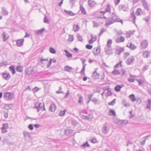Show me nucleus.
I'll return each instance as SVG.
<instances>
[{
  "instance_id": "obj_53",
  "label": "nucleus",
  "mask_w": 151,
  "mask_h": 151,
  "mask_svg": "<svg viewBox=\"0 0 151 151\" xmlns=\"http://www.w3.org/2000/svg\"><path fill=\"white\" fill-rule=\"evenodd\" d=\"M131 17L132 19V20L133 21L134 23L135 22V20L136 19V17L134 15V14L133 12L131 14Z\"/></svg>"
},
{
  "instance_id": "obj_37",
  "label": "nucleus",
  "mask_w": 151,
  "mask_h": 151,
  "mask_svg": "<svg viewBox=\"0 0 151 151\" xmlns=\"http://www.w3.org/2000/svg\"><path fill=\"white\" fill-rule=\"evenodd\" d=\"M45 31V29L44 28H42L40 30H39L35 33L37 35H39L41 34Z\"/></svg>"
},
{
  "instance_id": "obj_35",
  "label": "nucleus",
  "mask_w": 151,
  "mask_h": 151,
  "mask_svg": "<svg viewBox=\"0 0 151 151\" xmlns=\"http://www.w3.org/2000/svg\"><path fill=\"white\" fill-rule=\"evenodd\" d=\"M81 147H82L83 148H85L86 147H89L90 145L88 144V141H87L85 142V143H84L82 145H81Z\"/></svg>"
},
{
  "instance_id": "obj_46",
  "label": "nucleus",
  "mask_w": 151,
  "mask_h": 151,
  "mask_svg": "<svg viewBox=\"0 0 151 151\" xmlns=\"http://www.w3.org/2000/svg\"><path fill=\"white\" fill-rule=\"evenodd\" d=\"M109 112L111 114H109L110 115H111L114 116H116V113L114 110L111 109H110L109 110Z\"/></svg>"
},
{
  "instance_id": "obj_11",
  "label": "nucleus",
  "mask_w": 151,
  "mask_h": 151,
  "mask_svg": "<svg viewBox=\"0 0 151 151\" xmlns=\"http://www.w3.org/2000/svg\"><path fill=\"white\" fill-rule=\"evenodd\" d=\"M141 1L145 9L147 11H149V9L147 2L145 0H143Z\"/></svg>"
},
{
  "instance_id": "obj_3",
  "label": "nucleus",
  "mask_w": 151,
  "mask_h": 151,
  "mask_svg": "<svg viewBox=\"0 0 151 151\" xmlns=\"http://www.w3.org/2000/svg\"><path fill=\"white\" fill-rule=\"evenodd\" d=\"M44 103H40L37 102L36 103L34 107L35 108H36L37 110V111L39 112L41 110L42 108L44 106Z\"/></svg>"
},
{
  "instance_id": "obj_24",
  "label": "nucleus",
  "mask_w": 151,
  "mask_h": 151,
  "mask_svg": "<svg viewBox=\"0 0 151 151\" xmlns=\"http://www.w3.org/2000/svg\"><path fill=\"white\" fill-rule=\"evenodd\" d=\"M1 13L4 15H7L8 14V11L4 7L2 8Z\"/></svg>"
},
{
  "instance_id": "obj_14",
  "label": "nucleus",
  "mask_w": 151,
  "mask_h": 151,
  "mask_svg": "<svg viewBox=\"0 0 151 151\" xmlns=\"http://www.w3.org/2000/svg\"><path fill=\"white\" fill-rule=\"evenodd\" d=\"M109 129L105 125H104L102 129V132L104 134H106L108 133Z\"/></svg>"
},
{
  "instance_id": "obj_23",
  "label": "nucleus",
  "mask_w": 151,
  "mask_h": 151,
  "mask_svg": "<svg viewBox=\"0 0 151 151\" xmlns=\"http://www.w3.org/2000/svg\"><path fill=\"white\" fill-rule=\"evenodd\" d=\"M124 86V85L122 84L121 85H117L114 88V90L116 92H119L120 91L121 89Z\"/></svg>"
},
{
  "instance_id": "obj_5",
  "label": "nucleus",
  "mask_w": 151,
  "mask_h": 151,
  "mask_svg": "<svg viewBox=\"0 0 151 151\" xmlns=\"http://www.w3.org/2000/svg\"><path fill=\"white\" fill-rule=\"evenodd\" d=\"M9 127V124L8 123L3 124H2V127L1 128L2 133L3 134L7 132V129Z\"/></svg>"
},
{
  "instance_id": "obj_56",
  "label": "nucleus",
  "mask_w": 151,
  "mask_h": 151,
  "mask_svg": "<svg viewBox=\"0 0 151 151\" xmlns=\"http://www.w3.org/2000/svg\"><path fill=\"white\" fill-rule=\"evenodd\" d=\"M85 65L83 66V68L80 71L82 75H85L84 71L85 70Z\"/></svg>"
},
{
  "instance_id": "obj_45",
  "label": "nucleus",
  "mask_w": 151,
  "mask_h": 151,
  "mask_svg": "<svg viewBox=\"0 0 151 151\" xmlns=\"http://www.w3.org/2000/svg\"><path fill=\"white\" fill-rule=\"evenodd\" d=\"M64 12L66 13L67 14H69L71 16H73L75 15V14L73 12L71 11H66L65 10H64Z\"/></svg>"
},
{
  "instance_id": "obj_60",
  "label": "nucleus",
  "mask_w": 151,
  "mask_h": 151,
  "mask_svg": "<svg viewBox=\"0 0 151 151\" xmlns=\"http://www.w3.org/2000/svg\"><path fill=\"white\" fill-rule=\"evenodd\" d=\"M44 22L47 23H49V21L48 19L45 16L44 19Z\"/></svg>"
},
{
  "instance_id": "obj_42",
  "label": "nucleus",
  "mask_w": 151,
  "mask_h": 151,
  "mask_svg": "<svg viewBox=\"0 0 151 151\" xmlns=\"http://www.w3.org/2000/svg\"><path fill=\"white\" fill-rule=\"evenodd\" d=\"M13 106L12 104H7L5 105L4 108L6 109L9 110Z\"/></svg>"
},
{
  "instance_id": "obj_58",
  "label": "nucleus",
  "mask_w": 151,
  "mask_h": 151,
  "mask_svg": "<svg viewBox=\"0 0 151 151\" xmlns=\"http://www.w3.org/2000/svg\"><path fill=\"white\" fill-rule=\"evenodd\" d=\"M78 123V122L75 120H73L72 121L71 124L73 126H76Z\"/></svg>"
},
{
  "instance_id": "obj_22",
  "label": "nucleus",
  "mask_w": 151,
  "mask_h": 151,
  "mask_svg": "<svg viewBox=\"0 0 151 151\" xmlns=\"http://www.w3.org/2000/svg\"><path fill=\"white\" fill-rule=\"evenodd\" d=\"M2 35L4 41H6L9 38V35L5 32H3Z\"/></svg>"
},
{
  "instance_id": "obj_50",
  "label": "nucleus",
  "mask_w": 151,
  "mask_h": 151,
  "mask_svg": "<svg viewBox=\"0 0 151 151\" xmlns=\"http://www.w3.org/2000/svg\"><path fill=\"white\" fill-rule=\"evenodd\" d=\"M136 81L138 82L139 85H141L144 83V81L142 79H137Z\"/></svg>"
},
{
  "instance_id": "obj_44",
  "label": "nucleus",
  "mask_w": 151,
  "mask_h": 151,
  "mask_svg": "<svg viewBox=\"0 0 151 151\" xmlns=\"http://www.w3.org/2000/svg\"><path fill=\"white\" fill-rule=\"evenodd\" d=\"M83 96L81 95H80L79 96V100L78 103L79 104H81L83 103Z\"/></svg>"
},
{
  "instance_id": "obj_10",
  "label": "nucleus",
  "mask_w": 151,
  "mask_h": 151,
  "mask_svg": "<svg viewBox=\"0 0 151 151\" xmlns=\"http://www.w3.org/2000/svg\"><path fill=\"white\" fill-rule=\"evenodd\" d=\"M56 109V106L55 104L52 103L49 107V110L52 112H54L55 111Z\"/></svg>"
},
{
  "instance_id": "obj_9",
  "label": "nucleus",
  "mask_w": 151,
  "mask_h": 151,
  "mask_svg": "<svg viewBox=\"0 0 151 151\" xmlns=\"http://www.w3.org/2000/svg\"><path fill=\"white\" fill-rule=\"evenodd\" d=\"M120 10H122L124 11H127L128 10L129 8L127 5H120L119 7Z\"/></svg>"
},
{
  "instance_id": "obj_15",
  "label": "nucleus",
  "mask_w": 151,
  "mask_h": 151,
  "mask_svg": "<svg viewBox=\"0 0 151 151\" xmlns=\"http://www.w3.org/2000/svg\"><path fill=\"white\" fill-rule=\"evenodd\" d=\"M24 41L23 39H19L16 41L17 45L18 47H21L23 45Z\"/></svg>"
},
{
  "instance_id": "obj_27",
  "label": "nucleus",
  "mask_w": 151,
  "mask_h": 151,
  "mask_svg": "<svg viewBox=\"0 0 151 151\" xmlns=\"http://www.w3.org/2000/svg\"><path fill=\"white\" fill-rule=\"evenodd\" d=\"M129 98L130 100L132 102H134L136 100L135 95L134 94H131L130 95Z\"/></svg>"
},
{
  "instance_id": "obj_47",
  "label": "nucleus",
  "mask_w": 151,
  "mask_h": 151,
  "mask_svg": "<svg viewBox=\"0 0 151 151\" xmlns=\"http://www.w3.org/2000/svg\"><path fill=\"white\" fill-rule=\"evenodd\" d=\"M50 52L52 53L55 54L56 53L55 50L52 47H50L49 48Z\"/></svg>"
},
{
  "instance_id": "obj_36",
  "label": "nucleus",
  "mask_w": 151,
  "mask_h": 151,
  "mask_svg": "<svg viewBox=\"0 0 151 151\" xmlns=\"http://www.w3.org/2000/svg\"><path fill=\"white\" fill-rule=\"evenodd\" d=\"M79 29L78 25H74L73 26V30L75 32L78 31Z\"/></svg>"
},
{
  "instance_id": "obj_48",
  "label": "nucleus",
  "mask_w": 151,
  "mask_h": 151,
  "mask_svg": "<svg viewBox=\"0 0 151 151\" xmlns=\"http://www.w3.org/2000/svg\"><path fill=\"white\" fill-rule=\"evenodd\" d=\"M116 99H114L112 101H111L110 102L108 103V104L109 105L113 106V105H114V104L116 103Z\"/></svg>"
},
{
  "instance_id": "obj_30",
  "label": "nucleus",
  "mask_w": 151,
  "mask_h": 151,
  "mask_svg": "<svg viewBox=\"0 0 151 151\" xmlns=\"http://www.w3.org/2000/svg\"><path fill=\"white\" fill-rule=\"evenodd\" d=\"M16 69L17 71L19 72H22L23 70L22 67L20 65L17 66Z\"/></svg>"
},
{
  "instance_id": "obj_57",
  "label": "nucleus",
  "mask_w": 151,
  "mask_h": 151,
  "mask_svg": "<svg viewBox=\"0 0 151 151\" xmlns=\"http://www.w3.org/2000/svg\"><path fill=\"white\" fill-rule=\"evenodd\" d=\"M124 33L121 30H119L116 31V34L117 35H121L123 34Z\"/></svg>"
},
{
  "instance_id": "obj_33",
  "label": "nucleus",
  "mask_w": 151,
  "mask_h": 151,
  "mask_svg": "<svg viewBox=\"0 0 151 151\" xmlns=\"http://www.w3.org/2000/svg\"><path fill=\"white\" fill-rule=\"evenodd\" d=\"M111 73L114 76H117L120 74V72L116 70H114Z\"/></svg>"
},
{
  "instance_id": "obj_12",
  "label": "nucleus",
  "mask_w": 151,
  "mask_h": 151,
  "mask_svg": "<svg viewBox=\"0 0 151 151\" xmlns=\"http://www.w3.org/2000/svg\"><path fill=\"white\" fill-rule=\"evenodd\" d=\"M125 40L124 37L123 36L119 37L116 39V41L117 43H120L123 42Z\"/></svg>"
},
{
  "instance_id": "obj_38",
  "label": "nucleus",
  "mask_w": 151,
  "mask_h": 151,
  "mask_svg": "<svg viewBox=\"0 0 151 151\" xmlns=\"http://www.w3.org/2000/svg\"><path fill=\"white\" fill-rule=\"evenodd\" d=\"M147 104L146 108L148 109H150L151 107V100L150 99H148Z\"/></svg>"
},
{
  "instance_id": "obj_8",
  "label": "nucleus",
  "mask_w": 151,
  "mask_h": 151,
  "mask_svg": "<svg viewBox=\"0 0 151 151\" xmlns=\"http://www.w3.org/2000/svg\"><path fill=\"white\" fill-rule=\"evenodd\" d=\"M112 16H113V18L114 19V22L115 21H116L118 22H121L122 24H123L122 21L120 19V18L117 17L116 14L114 13H112Z\"/></svg>"
},
{
  "instance_id": "obj_4",
  "label": "nucleus",
  "mask_w": 151,
  "mask_h": 151,
  "mask_svg": "<svg viewBox=\"0 0 151 151\" xmlns=\"http://www.w3.org/2000/svg\"><path fill=\"white\" fill-rule=\"evenodd\" d=\"M114 22V19L113 18V16L111 17L108 18L106 21L105 26L107 27L109 26L112 24Z\"/></svg>"
},
{
  "instance_id": "obj_6",
  "label": "nucleus",
  "mask_w": 151,
  "mask_h": 151,
  "mask_svg": "<svg viewBox=\"0 0 151 151\" xmlns=\"http://www.w3.org/2000/svg\"><path fill=\"white\" fill-rule=\"evenodd\" d=\"M2 75L3 78L6 80H9L10 77V75L9 73L7 72H4L2 73Z\"/></svg>"
},
{
  "instance_id": "obj_49",
  "label": "nucleus",
  "mask_w": 151,
  "mask_h": 151,
  "mask_svg": "<svg viewBox=\"0 0 151 151\" xmlns=\"http://www.w3.org/2000/svg\"><path fill=\"white\" fill-rule=\"evenodd\" d=\"M74 37L73 35H69V38L68 39V41L71 42L73 41Z\"/></svg>"
},
{
  "instance_id": "obj_34",
  "label": "nucleus",
  "mask_w": 151,
  "mask_h": 151,
  "mask_svg": "<svg viewBox=\"0 0 151 151\" xmlns=\"http://www.w3.org/2000/svg\"><path fill=\"white\" fill-rule=\"evenodd\" d=\"M123 104L125 107H129L130 106V104L129 103H127V101L125 99H123L122 101Z\"/></svg>"
},
{
  "instance_id": "obj_54",
  "label": "nucleus",
  "mask_w": 151,
  "mask_h": 151,
  "mask_svg": "<svg viewBox=\"0 0 151 151\" xmlns=\"http://www.w3.org/2000/svg\"><path fill=\"white\" fill-rule=\"evenodd\" d=\"M80 10L81 12V13L84 14H86V11L84 9V8L81 7V6H80Z\"/></svg>"
},
{
  "instance_id": "obj_29",
  "label": "nucleus",
  "mask_w": 151,
  "mask_h": 151,
  "mask_svg": "<svg viewBox=\"0 0 151 151\" xmlns=\"http://www.w3.org/2000/svg\"><path fill=\"white\" fill-rule=\"evenodd\" d=\"M64 52L65 53V56L68 58H71L72 57V55L67 50H65Z\"/></svg>"
},
{
  "instance_id": "obj_41",
  "label": "nucleus",
  "mask_w": 151,
  "mask_h": 151,
  "mask_svg": "<svg viewBox=\"0 0 151 151\" xmlns=\"http://www.w3.org/2000/svg\"><path fill=\"white\" fill-rule=\"evenodd\" d=\"M48 59H43L42 58H41L40 61L42 64H45L47 63L48 62Z\"/></svg>"
},
{
  "instance_id": "obj_59",
  "label": "nucleus",
  "mask_w": 151,
  "mask_h": 151,
  "mask_svg": "<svg viewBox=\"0 0 151 151\" xmlns=\"http://www.w3.org/2000/svg\"><path fill=\"white\" fill-rule=\"evenodd\" d=\"M106 30L104 28L101 29V30L99 34V36H100L104 32L106 31Z\"/></svg>"
},
{
  "instance_id": "obj_28",
  "label": "nucleus",
  "mask_w": 151,
  "mask_h": 151,
  "mask_svg": "<svg viewBox=\"0 0 151 151\" xmlns=\"http://www.w3.org/2000/svg\"><path fill=\"white\" fill-rule=\"evenodd\" d=\"M9 71L11 72L13 74H14L15 73V71L14 67L12 65L10 66L9 68Z\"/></svg>"
},
{
  "instance_id": "obj_32",
  "label": "nucleus",
  "mask_w": 151,
  "mask_h": 151,
  "mask_svg": "<svg viewBox=\"0 0 151 151\" xmlns=\"http://www.w3.org/2000/svg\"><path fill=\"white\" fill-rule=\"evenodd\" d=\"M23 134L25 139L30 137V133L27 131H24L23 132Z\"/></svg>"
},
{
  "instance_id": "obj_7",
  "label": "nucleus",
  "mask_w": 151,
  "mask_h": 151,
  "mask_svg": "<svg viewBox=\"0 0 151 151\" xmlns=\"http://www.w3.org/2000/svg\"><path fill=\"white\" fill-rule=\"evenodd\" d=\"M134 60V56H130L127 59L126 63L128 65H130Z\"/></svg>"
},
{
  "instance_id": "obj_2",
  "label": "nucleus",
  "mask_w": 151,
  "mask_h": 151,
  "mask_svg": "<svg viewBox=\"0 0 151 151\" xmlns=\"http://www.w3.org/2000/svg\"><path fill=\"white\" fill-rule=\"evenodd\" d=\"M13 96V93L6 92L4 94V97L5 100H8L12 99Z\"/></svg>"
},
{
  "instance_id": "obj_51",
  "label": "nucleus",
  "mask_w": 151,
  "mask_h": 151,
  "mask_svg": "<svg viewBox=\"0 0 151 151\" xmlns=\"http://www.w3.org/2000/svg\"><path fill=\"white\" fill-rule=\"evenodd\" d=\"M142 11L140 9H138L136 12V14L139 15L142 13Z\"/></svg>"
},
{
  "instance_id": "obj_19",
  "label": "nucleus",
  "mask_w": 151,
  "mask_h": 151,
  "mask_svg": "<svg viewBox=\"0 0 151 151\" xmlns=\"http://www.w3.org/2000/svg\"><path fill=\"white\" fill-rule=\"evenodd\" d=\"M126 46L132 50H134L136 47V46L134 45H133L131 42H129L128 43Z\"/></svg>"
},
{
  "instance_id": "obj_21",
  "label": "nucleus",
  "mask_w": 151,
  "mask_h": 151,
  "mask_svg": "<svg viewBox=\"0 0 151 151\" xmlns=\"http://www.w3.org/2000/svg\"><path fill=\"white\" fill-rule=\"evenodd\" d=\"M88 3L89 6L91 7L94 6L96 5V3L94 1L91 0L88 1Z\"/></svg>"
},
{
  "instance_id": "obj_17",
  "label": "nucleus",
  "mask_w": 151,
  "mask_h": 151,
  "mask_svg": "<svg viewBox=\"0 0 151 151\" xmlns=\"http://www.w3.org/2000/svg\"><path fill=\"white\" fill-rule=\"evenodd\" d=\"M105 51L106 54L109 55L112 53V51L111 49L107 47H105Z\"/></svg>"
},
{
  "instance_id": "obj_16",
  "label": "nucleus",
  "mask_w": 151,
  "mask_h": 151,
  "mask_svg": "<svg viewBox=\"0 0 151 151\" xmlns=\"http://www.w3.org/2000/svg\"><path fill=\"white\" fill-rule=\"evenodd\" d=\"M148 45V42L147 40H145L141 42V45L142 47L145 48Z\"/></svg>"
},
{
  "instance_id": "obj_61",
  "label": "nucleus",
  "mask_w": 151,
  "mask_h": 151,
  "mask_svg": "<svg viewBox=\"0 0 151 151\" xmlns=\"http://www.w3.org/2000/svg\"><path fill=\"white\" fill-rule=\"evenodd\" d=\"M92 46L89 44L87 45L86 46V48L88 49H91L92 48Z\"/></svg>"
},
{
  "instance_id": "obj_26",
  "label": "nucleus",
  "mask_w": 151,
  "mask_h": 151,
  "mask_svg": "<svg viewBox=\"0 0 151 151\" xmlns=\"http://www.w3.org/2000/svg\"><path fill=\"white\" fill-rule=\"evenodd\" d=\"M150 52L148 51H145L143 52V55L144 58H148L150 54Z\"/></svg>"
},
{
  "instance_id": "obj_31",
  "label": "nucleus",
  "mask_w": 151,
  "mask_h": 151,
  "mask_svg": "<svg viewBox=\"0 0 151 151\" xmlns=\"http://www.w3.org/2000/svg\"><path fill=\"white\" fill-rule=\"evenodd\" d=\"M73 68L68 65L65 66L64 68V70L65 71L68 72L70 71Z\"/></svg>"
},
{
  "instance_id": "obj_62",
  "label": "nucleus",
  "mask_w": 151,
  "mask_h": 151,
  "mask_svg": "<svg viewBox=\"0 0 151 151\" xmlns=\"http://www.w3.org/2000/svg\"><path fill=\"white\" fill-rule=\"evenodd\" d=\"M93 27H96L99 26V24H98L95 21H93Z\"/></svg>"
},
{
  "instance_id": "obj_55",
  "label": "nucleus",
  "mask_w": 151,
  "mask_h": 151,
  "mask_svg": "<svg viewBox=\"0 0 151 151\" xmlns=\"http://www.w3.org/2000/svg\"><path fill=\"white\" fill-rule=\"evenodd\" d=\"M8 62L7 61H5L3 62L0 63V67H2L4 66H6L7 65Z\"/></svg>"
},
{
  "instance_id": "obj_13",
  "label": "nucleus",
  "mask_w": 151,
  "mask_h": 151,
  "mask_svg": "<svg viewBox=\"0 0 151 151\" xmlns=\"http://www.w3.org/2000/svg\"><path fill=\"white\" fill-rule=\"evenodd\" d=\"M100 50L99 47L94 48L93 49V53L96 55H98L100 52Z\"/></svg>"
},
{
  "instance_id": "obj_64",
  "label": "nucleus",
  "mask_w": 151,
  "mask_h": 151,
  "mask_svg": "<svg viewBox=\"0 0 151 151\" xmlns=\"http://www.w3.org/2000/svg\"><path fill=\"white\" fill-rule=\"evenodd\" d=\"M149 66L148 65H145L143 68L142 69V70L144 71L147 70Z\"/></svg>"
},
{
  "instance_id": "obj_18",
  "label": "nucleus",
  "mask_w": 151,
  "mask_h": 151,
  "mask_svg": "<svg viewBox=\"0 0 151 151\" xmlns=\"http://www.w3.org/2000/svg\"><path fill=\"white\" fill-rule=\"evenodd\" d=\"M124 50V49L123 48L119 47L116 49V53L117 55H119L121 52H123Z\"/></svg>"
},
{
  "instance_id": "obj_39",
  "label": "nucleus",
  "mask_w": 151,
  "mask_h": 151,
  "mask_svg": "<svg viewBox=\"0 0 151 151\" xmlns=\"http://www.w3.org/2000/svg\"><path fill=\"white\" fill-rule=\"evenodd\" d=\"M90 116L91 117V118H92V115L91 114H89L88 116H85L84 115H82V118L83 119H84L88 120L90 118Z\"/></svg>"
},
{
  "instance_id": "obj_52",
  "label": "nucleus",
  "mask_w": 151,
  "mask_h": 151,
  "mask_svg": "<svg viewBox=\"0 0 151 151\" xmlns=\"http://www.w3.org/2000/svg\"><path fill=\"white\" fill-rule=\"evenodd\" d=\"M65 110L63 111L60 110V111L59 113V115L60 116H64L65 114Z\"/></svg>"
},
{
  "instance_id": "obj_20",
  "label": "nucleus",
  "mask_w": 151,
  "mask_h": 151,
  "mask_svg": "<svg viewBox=\"0 0 151 151\" xmlns=\"http://www.w3.org/2000/svg\"><path fill=\"white\" fill-rule=\"evenodd\" d=\"M92 77L94 79H97L99 78V74L96 72V70L93 72Z\"/></svg>"
},
{
  "instance_id": "obj_63",
  "label": "nucleus",
  "mask_w": 151,
  "mask_h": 151,
  "mask_svg": "<svg viewBox=\"0 0 151 151\" xmlns=\"http://www.w3.org/2000/svg\"><path fill=\"white\" fill-rule=\"evenodd\" d=\"M78 40L80 41H81L82 40V37L79 35L78 34L77 35Z\"/></svg>"
},
{
  "instance_id": "obj_25",
  "label": "nucleus",
  "mask_w": 151,
  "mask_h": 151,
  "mask_svg": "<svg viewBox=\"0 0 151 151\" xmlns=\"http://www.w3.org/2000/svg\"><path fill=\"white\" fill-rule=\"evenodd\" d=\"M73 132V130L71 129H67L64 130L65 134L67 135L70 134Z\"/></svg>"
},
{
  "instance_id": "obj_1",
  "label": "nucleus",
  "mask_w": 151,
  "mask_h": 151,
  "mask_svg": "<svg viewBox=\"0 0 151 151\" xmlns=\"http://www.w3.org/2000/svg\"><path fill=\"white\" fill-rule=\"evenodd\" d=\"M36 72L32 67L27 68L25 70V74L27 76H30L34 74Z\"/></svg>"
},
{
  "instance_id": "obj_40",
  "label": "nucleus",
  "mask_w": 151,
  "mask_h": 151,
  "mask_svg": "<svg viewBox=\"0 0 151 151\" xmlns=\"http://www.w3.org/2000/svg\"><path fill=\"white\" fill-rule=\"evenodd\" d=\"M110 10V6L109 4H108L106 6V8L105 9V12L111 13Z\"/></svg>"
},
{
  "instance_id": "obj_43",
  "label": "nucleus",
  "mask_w": 151,
  "mask_h": 151,
  "mask_svg": "<svg viewBox=\"0 0 151 151\" xmlns=\"http://www.w3.org/2000/svg\"><path fill=\"white\" fill-rule=\"evenodd\" d=\"M112 43V40L111 39H109L107 41V47L109 48H111Z\"/></svg>"
}]
</instances>
